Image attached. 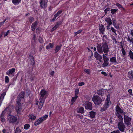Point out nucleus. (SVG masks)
Masks as SVG:
<instances>
[{
    "label": "nucleus",
    "instance_id": "nucleus-62",
    "mask_svg": "<svg viewBox=\"0 0 133 133\" xmlns=\"http://www.w3.org/2000/svg\"><path fill=\"white\" fill-rule=\"evenodd\" d=\"M112 39L114 41L115 43V44H116L117 43V41H116V39L115 37H114L112 38Z\"/></svg>",
    "mask_w": 133,
    "mask_h": 133
},
{
    "label": "nucleus",
    "instance_id": "nucleus-37",
    "mask_svg": "<svg viewBox=\"0 0 133 133\" xmlns=\"http://www.w3.org/2000/svg\"><path fill=\"white\" fill-rule=\"evenodd\" d=\"M84 71L85 72L90 75L91 73V71L90 69H85L84 70Z\"/></svg>",
    "mask_w": 133,
    "mask_h": 133
},
{
    "label": "nucleus",
    "instance_id": "nucleus-29",
    "mask_svg": "<svg viewBox=\"0 0 133 133\" xmlns=\"http://www.w3.org/2000/svg\"><path fill=\"white\" fill-rule=\"evenodd\" d=\"M109 62L108 61H104L103 64L102 65V67L105 68L108 65Z\"/></svg>",
    "mask_w": 133,
    "mask_h": 133
},
{
    "label": "nucleus",
    "instance_id": "nucleus-16",
    "mask_svg": "<svg viewBox=\"0 0 133 133\" xmlns=\"http://www.w3.org/2000/svg\"><path fill=\"white\" fill-rule=\"evenodd\" d=\"M99 33L103 34H104L105 28L104 26L102 24H99Z\"/></svg>",
    "mask_w": 133,
    "mask_h": 133
},
{
    "label": "nucleus",
    "instance_id": "nucleus-30",
    "mask_svg": "<svg viewBox=\"0 0 133 133\" xmlns=\"http://www.w3.org/2000/svg\"><path fill=\"white\" fill-rule=\"evenodd\" d=\"M77 112L78 113L83 114L84 112V108L82 107H81L79 109Z\"/></svg>",
    "mask_w": 133,
    "mask_h": 133
},
{
    "label": "nucleus",
    "instance_id": "nucleus-20",
    "mask_svg": "<svg viewBox=\"0 0 133 133\" xmlns=\"http://www.w3.org/2000/svg\"><path fill=\"white\" fill-rule=\"evenodd\" d=\"M43 121V120L42 118H40L38 119L35 121L34 122V125L35 126H37L39 125Z\"/></svg>",
    "mask_w": 133,
    "mask_h": 133
},
{
    "label": "nucleus",
    "instance_id": "nucleus-17",
    "mask_svg": "<svg viewBox=\"0 0 133 133\" xmlns=\"http://www.w3.org/2000/svg\"><path fill=\"white\" fill-rule=\"evenodd\" d=\"M127 76L130 80H133V70H131L128 72Z\"/></svg>",
    "mask_w": 133,
    "mask_h": 133
},
{
    "label": "nucleus",
    "instance_id": "nucleus-54",
    "mask_svg": "<svg viewBox=\"0 0 133 133\" xmlns=\"http://www.w3.org/2000/svg\"><path fill=\"white\" fill-rule=\"evenodd\" d=\"M110 8H107L104 10V11L105 14H106L108 11H109L110 10Z\"/></svg>",
    "mask_w": 133,
    "mask_h": 133
},
{
    "label": "nucleus",
    "instance_id": "nucleus-56",
    "mask_svg": "<svg viewBox=\"0 0 133 133\" xmlns=\"http://www.w3.org/2000/svg\"><path fill=\"white\" fill-rule=\"evenodd\" d=\"M41 30L40 29V28L39 27L37 28L36 30V33H38L39 32V31Z\"/></svg>",
    "mask_w": 133,
    "mask_h": 133
},
{
    "label": "nucleus",
    "instance_id": "nucleus-34",
    "mask_svg": "<svg viewBox=\"0 0 133 133\" xmlns=\"http://www.w3.org/2000/svg\"><path fill=\"white\" fill-rule=\"evenodd\" d=\"M79 88H76L75 89V96L78 97V95L79 93Z\"/></svg>",
    "mask_w": 133,
    "mask_h": 133
},
{
    "label": "nucleus",
    "instance_id": "nucleus-45",
    "mask_svg": "<svg viewBox=\"0 0 133 133\" xmlns=\"http://www.w3.org/2000/svg\"><path fill=\"white\" fill-rule=\"evenodd\" d=\"M78 97L75 96L74 97H73L72 98V99L71 100V102H75L76 100L77 99V98Z\"/></svg>",
    "mask_w": 133,
    "mask_h": 133
},
{
    "label": "nucleus",
    "instance_id": "nucleus-28",
    "mask_svg": "<svg viewBox=\"0 0 133 133\" xmlns=\"http://www.w3.org/2000/svg\"><path fill=\"white\" fill-rule=\"evenodd\" d=\"M21 0H12V2L14 5H17L21 2Z\"/></svg>",
    "mask_w": 133,
    "mask_h": 133
},
{
    "label": "nucleus",
    "instance_id": "nucleus-35",
    "mask_svg": "<svg viewBox=\"0 0 133 133\" xmlns=\"http://www.w3.org/2000/svg\"><path fill=\"white\" fill-rule=\"evenodd\" d=\"M62 23V22L61 21L58 22L56 23V24L54 26L56 29L58 28L59 26Z\"/></svg>",
    "mask_w": 133,
    "mask_h": 133
},
{
    "label": "nucleus",
    "instance_id": "nucleus-36",
    "mask_svg": "<svg viewBox=\"0 0 133 133\" xmlns=\"http://www.w3.org/2000/svg\"><path fill=\"white\" fill-rule=\"evenodd\" d=\"M45 102H41V101H40L39 104V106H38V108L39 109H41L43 106L44 103Z\"/></svg>",
    "mask_w": 133,
    "mask_h": 133
},
{
    "label": "nucleus",
    "instance_id": "nucleus-3",
    "mask_svg": "<svg viewBox=\"0 0 133 133\" xmlns=\"http://www.w3.org/2000/svg\"><path fill=\"white\" fill-rule=\"evenodd\" d=\"M110 96L109 94L107 95L106 99L105 101L104 104L103 105V107L101 108V111H105L108 108L110 105L111 104V102L110 101Z\"/></svg>",
    "mask_w": 133,
    "mask_h": 133
},
{
    "label": "nucleus",
    "instance_id": "nucleus-19",
    "mask_svg": "<svg viewBox=\"0 0 133 133\" xmlns=\"http://www.w3.org/2000/svg\"><path fill=\"white\" fill-rule=\"evenodd\" d=\"M62 12L63 11L62 10H59L56 14L54 15L53 18L52 19V21L53 22L54 21L56 20V17L61 14Z\"/></svg>",
    "mask_w": 133,
    "mask_h": 133
},
{
    "label": "nucleus",
    "instance_id": "nucleus-49",
    "mask_svg": "<svg viewBox=\"0 0 133 133\" xmlns=\"http://www.w3.org/2000/svg\"><path fill=\"white\" fill-rule=\"evenodd\" d=\"M9 82V78L7 76H6L5 77V82L6 83H8Z\"/></svg>",
    "mask_w": 133,
    "mask_h": 133
},
{
    "label": "nucleus",
    "instance_id": "nucleus-61",
    "mask_svg": "<svg viewBox=\"0 0 133 133\" xmlns=\"http://www.w3.org/2000/svg\"><path fill=\"white\" fill-rule=\"evenodd\" d=\"M56 29L54 26L52 29L51 30V31L52 32L54 30Z\"/></svg>",
    "mask_w": 133,
    "mask_h": 133
},
{
    "label": "nucleus",
    "instance_id": "nucleus-14",
    "mask_svg": "<svg viewBox=\"0 0 133 133\" xmlns=\"http://www.w3.org/2000/svg\"><path fill=\"white\" fill-rule=\"evenodd\" d=\"M47 2H46L45 0H41L40 2V7L44 9L47 5Z\"/></svg>",
    "mask_w": 133,
    "mask_h": 133
},
{
    "label": "nucleus",
    "instance_id": "nucleus-47",
    "mask_svg": "<svg viewBox=\"0 0 133 133\" xmlns=\"http://www.w3.org/2000/svg\"><path fill=\"white\" fill-rule=\"evenodd\" d=\"M38 41L40 43H43L44 42L43 38L41 36L39 37Z\"/></svg>",
    "mask_w": 133,
    "mask_h": 133
},
{
    "label": "nucleus",
    "instance_id": "nucleus-51",
    "mask_svg": "<svg viewBox=\"0 0 133 133\" xmlns=\"http://www.w3.org/2000/svg\"><path fill=\"white\" fill-rule=\"evenodd\" d=\"M15 131L17 132H21V129L19 128V127H18L16 128L15 130Z\"/></svg>",
    "mask_w": 133,
    "mask_h": 133
},
{
    "label": "nucleus",
    "instance_id": "nucleus-58",
    "mask_svg": "<svg viewBox=\"0 0 133 133\" xmlns=\"http://www.w3.org/2000/svg\"><path fill=\"white\" fill-rule=\"evenodd\" d=\"M6 20V19H5L3 21L1 22H0V27L4 23Z\"/></svg>",
    "mask_w": 133,
    "mask_h": 133
},
{
    "label": "nucleus",
    "instance_id": "nucleus-53",
    "mask_svg": "<svg viewBox=\"0 0 133 133\" xmlns=\"http://www.w3.org/2000/svg\"><path fill=\"white\" fill-rule=\"evenodd\" d=\"M7 91H5L3 92L1 94V95L3 97H4L5 96L6 94V92Z\"/></svg>",
    "mask_w": 133,
    "mask_h": 133
},
{
    "label": "nucleus",
    "instance_id": "nucleus-9",
    "mask_svg": "<svg viewBox=\"0 0 133 133\" xmlns=\"http://www.w3.org/2000/svg\"><path fill=\"white\" fill-rule=\"evenodd\" d=\"M22 105L21 104H16L15 110L17 114H20L21 113Z\"/></svg>",
    "mask_w": 133,
    "mask_h": 133
},
{
    "label": "nucleus",
    "instance_id": "nucleus-52",
    "mask_svg": "<svg viewBox=\"0 0 133 133\" xmlns=\"http://www.w3.org/2000/svg\"><path fill=\"white\" fill-rule=\"evenodd\" d=\"M111 133H120V132L119 130H117L113 131L111 132Z\"/></svg>",
    "mask_w": 133,
    "mask_h": 133
},
{
    "label": "nucleus",
    "instance_id": "nucleus-5",
    "mask_svg": "<svg viewBox=\"0 0 133 133\" xmlns=\"http://www.w3.org/2000/svg\"><path fill=\"white\" fill-rule=\"evenodd\" d=\"M102 45L103 52H104L105 55L107 56L109 51V47L107 43L106 42H103L102 43Z\"/></svg>",
    "mask_w": 133,
    "mask_h": 133
},
{
    "label": "nucleus",
    "instance_id": "nucleus-24",
    "mask_svg": "<svg viewBox=\"0 0 133 133\" xmlns=\"http://www.w3.org/2000/svg\"><path fill=\"white\" fill-rule=\"evenodd\" d=\"M121 46L122 47L121 51L122 53V57L124 58V59H125V58H126V53L125 51V50H124L123 47V46L122 45H121Z\"/></svg>",
    "mask_w": 133,
    "mask_h": 133
},
{
    "label": "nucleus",
    "instance_id": "nucleus-12",
    "mask_svg": "<svg viewBox=\"0 0 133 133\" xmlns=\"http://www.w3.org/2000/svg\"><path fill=\"white\" fill-rule=\"evenodd\" d=\"M15 69L14 68H13L9 69L6 73L7 75L10 76L11 75H12L13 76H14V74L15 72Z\"/></svg>",
    "mask_w": 133,
    "mask_h": 133
},
{
    "label": "nucleus",
    "instance_id": "nucleus-4",
    "mask_svg": "<svg viewBox=\"0 0 133 133\" xmlns=\"http://www.w3.org/2000/svg\"><path fill=\"white\" fill-rule=\"evenodd\" d=\"M92 100L95 105H100L101 104L102 100L101 97L98 95L94 96Z\"/></svg>",
    "mask_w": 133,
    "mask_h": 133
},
{
    "label": "nucleus",
    "instance_id": "nucleus-25",
    "mask_svg": "<svg viewBox=\"0 0 133 133\" xmlns=\"http://www.w3.org/2000/svg\"><path fill=\"white\" fill-rule=\"evenodd\" d=\"M105 21L107 22L108 25H109V26H110L112 24L111 19L109 17L106 18Z\"/></svg>",
    "mask_w": 133,
    "mask_h": 133
},
{
    "label": "nucleus",
    "instance_id": "nucleus-27",
    "mask_svg": "<svg viewBox=\"0 0 133 133\" xmlns=\"http://www.w3.org/2000/svg\"><path fill=\"white\" fill-rule=\"evenodd\" d=\"M28 117L31 120H34L36 118V116L33 114H29L28 116Z\"/></svg>",
    "mask_w": 133,
    "mask_h": 133
},
{
    "label": "nucleus",
    "instance_id": "nucleus-63",
    "mask_svg": "<svg viewBox=\"0 0 133 133\" xmlns=\"http://www.w3.org/2000/svg\"><path fill=\"white\" fill-rule=\"evenodd\" d=\"M82 30H78L76 32L78 34H79L81 33V32H82Z\"/></svg>",
    "mask_w": 133,
    "mask_h": 133
},
{
    "label": "nucleus",
    "instance_id": "nucleus-46",
    "mask_svg": "<svg viewBox=\"0 0 133 133\" xmlns=\"http://www.w3.org/2000/svg\"><path fill=\"white\" fill-rule=\"evenodd\" d=\"M48 116L47 115H45L44 116H43L41 118H42V119L43 120V121L44 120H46L48 117Z\"/></svg>",
    "mask_w": 133,
    "mask_h": 133
},
{
    "label": "nucleus",
    "instance_id": "nucleus-64",
    "mask_svg": "<svg viewBox=\"0 0 133 133\" xmlns=\"http://www.w3.org/2000/svg\"><path fill=\"white\" fill-rule=\"evenodd\" d=\"M43 45H40V47L39 49V51H41L42 50V48H43Z\"/></svg>",
    "mask_w": 133,
    "mask_h": 133
},
{
    "label": "nucleus",
    "instance_id": "nucleus-40",
    "mask_svg": "<svg viewBox=\"0 0 133 133\" xmlns=\"http://www.w3.org/2000/svg\"><path fill=\"white\" fill-rule=\"evenodd\" d=\"M105 55V54H103V55L104 61H108L109 60V58Z\"/></svg>",
    "mask_w": 133,
    "mask_h": 133
},
{
    "label": "nucleus",
    "instance_id": "nucleus-10",
    "mask_svg": "<svg viewBox=\"0 0 133 133\" xmlns=\"http://www.w3.org/2000/svg\"><path fill=\"white\" fill-rule=\"evenodd\" d=\"M7 112V114L8 115H11V113L12 112V109L10 107V106H8L6 107L4 110V111L2 113V115L4 112Z\"/></svg>",
    "mask_w": 133,
    "mask_h": 133
},
{
    "label": "nucleus",
    "instance_id": "nucleus-59",
    "mask_svg": "<svg viewBox=\"0 0 133 133\" xmlns=\"http://www.w3.org/2000/svg\"><path fill=\"white\" fill-rule=\"evenodd\" d=\"M111 30L114 33H115L116 32V31L114 29V28L112 27H111Z\"/></svg>",
    "mask_w": 133,
    "mask_h": 133
},
{
    "label": "nucleus",
    "instance_id": "nucleus-43",
    "mask_svg": "<svg viewBox=\"0 0 133 133\" xmlns=\"http://www.w3.org/2000/svg\"><path fill=\"white\" fill-rule=\"evenodd\" d=\"M34 21V18L32 17H30L29 18V22L30 23H32Z\"/></svg>",
    "mask_w": 133,
    "mask_h": 133
},
{
    "label": "nucleus",
    "instance_id": "nucleus-38",
    "mask_svg": "<svg viewBox=\"0 0 133 133\" xmlns=\"http://www.w3.org/2000/svg\"><path fill=\"white\" fill-rule=\"evenodd\" d=\"M4 115L3 113L2 115L1 114V115L0 116L1 118V121L2 122H3L5 121V118L3 117V116Z\"/></svg>",
    "mask_w": 133,
    "mask_h": 133
},
{
    "label": "nucleus",
    "instance_id": "nucleus-21",
    "mask_svg": "<svg viewBox=\"0 0 133 133\" xmlns=\"http://www.w3.org/2000/svg\"><path fill=\"white\" fill-rule=\"evenodd\" d=\"M62 46V45L61 44H60L59 45H56L54 49V53L56 54L61 49Z\"/></svg>",
    "mask_w": 133,
    "mask_h": 133
},
{
    "label": "nucleus",
    "instance_id": "nucleus-11",
    "mask_svg": "<svg viewBox=\"0 0 133 133\" xmlns=\"http://www.w3.org/2000/svg\"><path fill=\"white\" fill-rule=\"evenodd\" d=\"M94 57L96 60L99 61L100 62H102L101 59L102 57L97 52H95L94 54Z\"/></svg>",
    "mask_w": 133,
    "mask_h": 133
},
{
    "label": "nucleus",
    "instance_id": "nucleus-33",
    "mask_svg": "<svg viewBox=\"0 0 133 133\" xmlns=\"http://www.w3.org/2000/svg\"><path fill=\"white\" fill-rule=\"evenodd\" d=\"M24 95L25 92L23 91L21 92L18 96L19 97H21L22 98H24Z\"/></svg>",
    "mask_w": 133,
    "mask_h": 133
},
{
    "label": "nucleus",
    "instance_id": "nucleus-2",
    "mask_svg": "<svg viewBox=\"0 0 133 133\" xmlns=\"http://www.w3.org/2000/svg\"><path fill=\"white\" fill-rule=\"evenodd\" d=\"M49 94L48 92L45 89H42L40 91L39 94V100L42 102H45L48 97Z\"/></svg>",
    "mask_w": 133,
    "mask_h": 133
},
{
    "label": "nucleus",
    "instance_id": "nucleus-48",
    "mask_svg": "<svg viewBox=\"0 0 133 133\" xmlns=\"http://www.w3.org/2000/svg\"><path fill=\"white\" fill-rule=\"evenodd\" d=\"M84 83L83 82H80L78 84V85L79 86H82L84 85Z\"/></svg>",
    "mask_w": 133,
    "mask_h": 133
},
{
    "label": "nucleus",
    "instance_id": "nucleus-44",
    "mask_svg": "<svg viewBox=\"0 0 133 133\" xmlns=\"http://www.w3.org/2000/svg\"><path fill=\"white\" fill-rule=\"evenodd\" d=\"M4 97H3L1 95L0 96V107L1 105L2 102V101L4 100Z\"/></svg>",
    "mask_w": 133,
    "mask_h": 133
},
{
    "label": "nucleus",
    "instance_id": "nucleus-6",
    "mask_svg": "<svg viewBox=\"0 0 133 133\" xmlns=\"http://www.w3.org/2000/svg\"><path fill=\"white\" fill-rule=\"evenodd\" d=\"M84 106L86 110H91L93 109V105L91 102L89 101H87L84 103Z\"/></svg>",
    "mask_w": 133,
    "mask_h": 133
},
{
    "label": "nucleus",
    "instance_id": "nucleus-32",
    "mask_svg": "<svg viewBox=\"0 0 133 133\" xmlns=\"http://www.w3.org/2000/svg\"><path fill=\"white\" fill-rule=\"evenodd\" d=\"M116 6L119 9L122 8L123 10H125V9L122 7V5L118 3H116Z\"/></svg>",
    "mask_w": 133,
    "mask_h": 133
},
{
    "label": "nucleus",
    "instance_id": "nucleus-55",
    "mask_svg": "<svg viewBox=\"0 0 133 133\" xmlns=\"http://www.w3.org/2000/svg\"><path fill=\"white\" fill-rule=\"evenodd\" d=\"M128 92L129 93L130 95H133L132 90L131 89H129L128 90Z\"/></svg>",
    "mask_w": 133,
    "mask_h": 133
},
{
    "label": "nucleus",
    "instance_id": "nucleus-31",
    "mask_svg": "<svg viewBox=\"0 0 133 133\" xmlns=\"http://www.w3.org/2000/svg\"><path fill=\"white\" fill-rule=\"evenodd\" d=\"M22 99V98L21 97H19L18 96L16 104H21V101Z\"/></svg>",
    "mask_w": 133,
    "mask_h": 133
},
{
    "label": "nucleus",
    "instance_id": "nucleus-50",
    "mask_svg": "<svg viewBox=\"0 0 133 133\" xmlns=\"http://www.w3.org/2000/svg\"><path fill=\"white\" fill-rule=\"evenodd\" d=\"M10 31L9 30H8L7 31V32L4 33V37H5L9 34L10 33Z\"/></svg>",
    "mask_w": 133,
    "mask_h": 133
},
{
    "label": "nucleus",
    "instance_id": "nucleus-18",
    "mask_svg": "<svg viewBox=\"0 0 133 133\" xmlns=\"http://www.w3.org/2000/svg\"><path fill=\"white\" fill-rule=\"evenodd\" d=\"M29 58L30 59V65L32 66L35 65V61L34 60V57L32 55H29Z\"/></svg>",
    "mask_w": 133,
    "mask_h": 133
},
{
    "label": "nucleus",
    "instance_id": "nucleus-7",
    "mask_svg": "<svg viewBox=\"0 0 133 133\" xmlns=\"http://www.w3.org/2000/svg\"><path fill=\"white\" fill-rule=\"evenodd\" d=\"M8 117V121L9 123H14L16 122L17 120V118L16 117L13 115H9Z\"/></svg>",
    "mask_w": 133,
    "mask_h": 133
},
{
    "label": "nucleus",
    "instance_id": "nucleus-57",
    "mask_svg": "<svg viewBox=\"0 0 133 133\" xmlns=\"http://www.w3.org/2000/svg\"><path fill=\"white\" fill-rule=\"evenodd\" d=\"M49 45L50 48H53L54 45L53 44H52L51 43H49Z\"/></svg>",
    "mask_w": 133,
    "mask_h": 133
},
{
    "label": "nucleus",
    "instance_id": "nucleus-13",
    "mask_svg": "<svg viewBox=\"0 0 133 133\" xmlns=\"http://www.w3.org/2000/svg\"><path fill=\"white\" fill-rule=\"evenodd\" d=\"M96 48L97 51L100 54L103 53V50L102 45V43L101 44L97 43Z\"/></svg>",
    "mask_w": 133,
    "mask_h": 133
},
{
    "label": "nucleus",
    "instance_id": "nucleus-1",
    "mask_svg": "<svg viewBox=\"0 0 133 133\" xmlns=\"http://www.w3.org/2000/svg\"><path fill=\"white\" fill-rule=\"evenodd\" d=\"M115 111H116V115L117 117L119 119V122L118 124V128L122 132H124L126 127L123 123V119L121 114H124L125 113L121 109L117 104L115 107Z\"/></svg>",
    "mask_w": 133,
    "mask_h": 133
},
{
    "label": "nucleus",
    "instance_id": "nucleus-22",
    "mask_svg": "<svg viewBox=\"0 0 133 133\" xmlns=\"http://www.w3.org/2000/svg\"><path fill=\"white\" fill-rule=\"evenodd\" d=\"M128 56L130 58L128 59L129 60L133 61V52L131 50H129Z\"/></svg>",
    "mask_w": 133,
    "mask_h": 133
},
{
    "label": "nucleus",
    "instance_id": "nucleus-42",
    "mask_svg": "<svg viewBox=\"0 0 133 133\" xmlns=\"http://www.w3.org/2000/svg\"><path fill=\"white\" fill-rule=\"evenodd\" d=\"M102 90L101 89H100L99 90H98L97 94L99 95H100L101 96L103 95V93L102 92Z\"/></svg>",
    "mask_w": 133,
    "mask_h": 133
},
{
    "label": "nucleus",
    "instance_id": "nucleus-39",
    "mask_svg": "<svg viewBox=\"0 0 133 133\" xmlns=\"http://www.w3.org/2000/svg\"><path fill=\"white\" fill-rule=\"evenodd\" d=\"M118 9H111V12L112 14H114L117 11Z\"/></svg>",
    "mask_w": 133,
    "mask_h": 133
},
{
    "label": "nucleus",
    "instance_id": "nucleus-15",
    "mask_svg": "<svg viewBox=\"0 0 133 133\" xmlns=\"http://www.w3.org/2000/svg\"><path fill=\"white\" fill-rule=\"evenodd\" d=\"M38 23L37 21L34 22L32 24L31 26V28L32 31H34L36 29Z\"/></svg>",
    "mask_w": 133,
    "mask_h": 133
},
{
    "label": "nucleus",
    "instance_id": "nucleus-41",
    "mask_svg": "<svg viewBox=\"0 0 133 133\" xmlns=\"http://www.w3.org/2000/svg\"><path fill=\"white\" fill-rule=\"evenodd\" d=\"M30 125L29 124H26L24 126V129L25 130L28 129L30 127Z\"/></svg>",
    "mask_w": 133,
    "mask_h": 133
},
{
    "label": "nucleus",
    "instance_id": "nucleus-23",
    "mask_svg": "<svg viewBox=\"0 0 133 133\" xmlns=\"http://www.w3.org/2000/svg\"><path fill=\"white\" fill-rule=\"evenodd\" d=\"M110 62L112 63V64H116L117 63V61L116 57H114L110 58Z\"/></svg>",
    "mask_w": 133,
    "mask_h": 133
},
{
    "label": "nucleus",
    "instance_id": "nucleus-26",
    "mask_svg": "<svg viewBox=\"0 0 133 133\" xmlns=\"http://www.w3.org/2000/svg\"><path fill=\"white\" fill-rule=\"evenodd\" d=\"M96 114V112L93 111H91L89 112V117L91 118H95Z\"/></svg>",
    "mask_w": 133,
    "mask_h": 133
},
{
    "label": "nucleus",
    "instance_id": "nucleus-8",
    "mask_svg": "<svg viewBox=\"0 0 133 133\" xmlns=\"http://www.w3.org/2000/svg\"><path fill=\"white\" fill-rule=\"evenodd\" d=\"M124 119L125 123L127 126H129L131 124V118L130 117L128 116L125 115Z\"/></svg>",
    "mask_w": 133,
    "mask_h": 133
},
{
    "label": "nucleus",
    "instance_id": "nucleus-60",
    "mask_svg": "<svg viewBox=\"0 0 133 133\" xmlns=\"http://www.w3.org/2000/svg\"><path fill=\"white\" fill-rule=\"evenodd\" d=\"M101 73L103 75H104V76H106L107 75L106 73L104 71H102L101 72Z\"/></svg>",
    "mask_w": 133,
    "mask_h": 133
}]
</instances>
